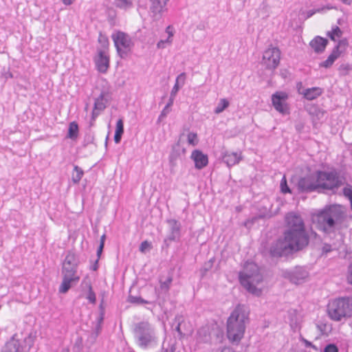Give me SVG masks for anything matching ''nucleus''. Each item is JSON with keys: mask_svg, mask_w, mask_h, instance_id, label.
I'll use <instances>...</instances> for the list:
<instances>
[{"mask_svg": "<svg viewBox=\"0 0 352 352\" xmlns=\"http://www.w3.org/2000/svg\"><path fill=\"white\" fill-rule=\"evenodd\" d=\"M98 70L100 73H106L109 67V57L105 54L104 50H98V56L95 59Z\"/></svg>", "mask_w": 352, "mask_h": 352, "instance_id": "16", "label": "nucleus"}, {"mask_svg": "<svg viewBox=\"0 0 352 352\" xmlns=\"http://www.w3.org/2000/svg\"><path fill=\"white\" fill-rule=\"evenodd\" d=\"M115 133L122 135L124 133V122L122 119H119L117 121Z\"/></svg>", "mask_w": 352, "mask_h": 352, "instance_id": "46", "label": "nucleus"}, {"mask_svg": "<svg viewBox=\"0 0 352 352\" xmlns=\"http://www.w3.org/2000/svg\"><path fill=\"white\" fill-rule=\"evenodd\" d=\"M16 334H14L8 340L1 349V352H36L32 346L36 338L35 334L30 333L23 339H16Z\"/></svg>", "mask_w": 352, "mask_h": 352, "instance_id": "8", "label": "nucleus"}, {"mask_svg": "<svg viewBox=\"0 0 352 352\" xmlns=\"http://www.w3.org/2000/svg\"><path fill=\"white\" fill-rule=\"evenodd\" d=\"M111 37L119 56L121 58L128 57L134 45L130 36L124 32L118 31L116 34H113Z\"/></svg>", "mask_w": 352, "mask_h": 352, "instance_id": "9", "label": "nucleus"}, {"mask_svg": "<svg viewBox=\"0 0 352 352\" xmlns=\"http://www.w3.org/2000/svg\"><path fill=\"white\" fill-rule=\"evenodd\" d=\"M166 223L169 226V232L167 235L170 239H175L179 241L181 237V223L175 219H166Z\"/></svg>", "mask_w": 352, "mask_h": 352, "instance_id": "17", "label": "nucleus"}, {"mask_svg": "<svg viewBox=\"0 0 352 352\" xmlns=\"http://www.w3.org/2000/svg\"><path fill=\"white\" fill-rule=\"evenodd\" d=\"M317 327L320 330V331L322 333V334H324L325 333L326 327H327V324H326L322 323V324H317Z\"/></svg>", "mask_w": 352, "mask_h": 352, "instance_id": "58", "label": "nucleus"}, {"mask_svg": "<svg viewBox=\"0 0 352 352\" xmlns=\"http://www.w3.org/2000/svg\"><path fill=\"white\" fill-rule=\"evenodd\" d=\"M288 245V243L282 235L271 243L268 250L270 256L272 258H280L294 254L295 252L289 248Z\"/></svg>", "mask_w": 352, "mask_h": 352, "instance_id": "12", "label": "nucleus"}, {"mask_svg": "<svg viewBox=\"0 0 352 352\" xmlns=\"http://www.w3.org/2000/svg\"><path fill=\"white\" fill-rule=\"evenodd\" d=\"M305 109L309 114L317 117L319 116L320 113H323L317 105H308Z\"/></svg>", "mask_w": 352, "mask_h": 352, "instance_id": "38", "label": "nucleus"}, {"mask_svg": "<svg viewBox=\"0 0 352 352\" xmlns=\"http://www.w3.org/2000/svg\"><path fill=\"white\" fill-rule=\"evenodd\" d=\"M78 267H74L70 265H66L65 263L63 262L62 266V274L63 276L76 278L79 277L76 275Z\"/></svg>", "mask_w": 352, "mask_h": 352, "instance_id": "27", "label": "nucleus"}, {"mask_svg": "<svg viewBox=\"0 0 352 352\" xmlns=\"http://www.w3.org/2000/svg\"><path fill=\"white\" fill-rule=\"evenodd\" d=\"M98 41L101 46V48H98V50H104V52L108 50L109 45V39L107 36L101 32L99 33Z\"/></svg>", "mask_w": 352, "mask_h": 352, "instance_id": "34", "label": "nucleus"}, {"mask_svg": "<svg viewBox=\"0 0 352 352\" xmlns=\"http://www.w3.org/2000/svg\"><path fill=\"white\" fill-rule=\"evenodd\" d=\"M328 44L329 40L320 36H315L309 43L310 47L318 54L324 52Z\"/></svg>", "mask_w": 352, "mask_h": 352, "instance_id": "18", "label": "nucleus"}, {"mask_svg": "<svg viewBox=\"0 0 352 352\" xmlns=\"http://www.w3.org/2000/svg\"><path fill=\"white\" fill-rule=\"evenodd\" d=\"M343 32L341 29L335 25L332 27L331 31H329L327 32V36L333 41H336V37L340 38L342 35Z\"/></svg>", "mask_w": 352, "mask_h": 352, "instance_id": "30", "label": "nucleus"}, {"mask_svg": "<svg viewBox=\"0 0 352 352\" xmlns=\"http://www.w3.org/2000/svg\"><path fill=\"white\" fill-rule=\"evenodd\" d=\"M179 79H182V85H184L185 79H186V74L182 73L177 77L175 84L174 85V86L171 90V92H170L171 96L175 97L177 93L178 92V91L179 89Z\"/></svg>", "mask_w": 352, "mask_h": 352, "instance_id": "33", "label": "nucleus"}, {"mask_svg": "<svg viewBox=\"0 0 352 352\" xmlns=\"http://www.w3.org/2000/svg\"><path fill=\"white\" fill-rule=\"evenodd\" d=\"M280 191L283 194L292 193L290 188L287 185V179L284 176L280 181Z\"/></svg>", "mask_w": 352, "mask_h": 352, "instance_id": "39", "label": "nucleus"}, {"mask_svg": "<svg viewBox=\"0 0 352 352\" xmlns=\"http://www.w3.org/2000/svg\"><path fill=\"white\" fill-rule=\"evenodd\" d=\"M280 54L278 47L270 45L263 52L261 64L266 69L273 72L280 63Z\"/></svg>", "mask_w": 352, "mask_h": 352, "instance_id": "10", "label": "nucleus"}, {"mask_svg": "<svg viewBox=\"0 0 352 352\" xmlns=\"http://www.w3.org/2000/svg\"><path fill=\"white\" fill-rule=\"evenodd\" d=\"M332 251L331 245L329 243H324L323 246L322 248V254H327L329 252H331Z\"/></svg>", "mask_w": 352, "mask_h": 352, "instance_id": "51", "label": "nucleus"}, {"mask_svg": "<svg viewBox=\"0 0 352 352\" xmlns=\"http://www.w3.org/2000/svg\"><path fill=\"white\" fill-rule=\"evenodd\" d=\"M103 250H104V247L100 246V245L98 247L96 255H97V258H98V259L100 258V256L102 254Z\"/></svg>", "mask_w": 352, "mask_h": 352, "instance_id": "61", "label": "nucleus"}, {"mask_svg": "<svg viewBox=\"0 0 352 352\" xmlns=\"http://www.w3.org/2000/svg\"><path fill=\"white\" fill-rule=\"evenodd\" d=\"M214 261V258L212 257L209 261L204 263L203 267L201 269V273L202 276H204L208 271H210L212 269Z\"/></svg>", "mask_w": 352, "mask_h": 352, "instance_id": "36", "label": "nucleus"}, {"mask_svg": "<svg viewBox=\"0 0 352 352\" xmlns=\"http://www.w3.org/2000/svg\"><path fill=\"white\" fill-rule=\"evenodd\" d=\"M89 144H94L96 146V144L94 143V135L91 129H89V131L85 136L83 146L86 147Z\"/></svg>", "mask_w": 352, "mask_h": 352, "instance_id": "37", "label": "nucleus"}, {"mask_svg": "<svg viewBox=\"0 0 352 352\" xmlns=\"http://www.w3.org/2000/svg\"><path fill=\"white\" fill-rule=\"evenodd\" d=\"M348 45H349L348 40L346 38H344L342 39L339 40L338 42V44L334 47H337L338 52L341 54L342 52L340 51V50H339L340 47H346V46H348Z\"/></svg>", "mask_w": 352, "mask_h": 352, "instance_id": "49", "label": "nucleus"}, {"mask_svg": "<svg viewBox=\"0 0 352 352\" xmlns=\"http://www.w3.org/2000/svg\"><path fill=\"white\" fill-rule=\"evenodd\" d=\"M190 158L194 161L195 167L197 170L204 168L208 164V155L198 149L194 150L192 152Z\"/></svg>", "mask_w": 352, "mask_h": 352, "instance_id": "15", "label": "nucleus"}, {"mask_svg": "<svg viewBox=\"0 0 352 352\" xmlns=\"http://www.w3.org/2000/svg\"><path fill=\"white\" fill-rule=\"evenodd\" d=\"M185 153L186 148L181 146L180 140H179L174 145H173L168 157L171 171H173V168L177 166V160L181 159L182 155H184Z\"/></svg>", "mask_w": 352, "mask_h": 352, "instance_id": "14", "label": "nucleus"}, {"mask_svg": "<svg viewBox=\"0 0 352 352\" xmlns=\"http://www.w3.org/2000/svg\"><path fill=\"white\" fill-rule=\"evenodd\" d=\"M330 9H331V7L327 6V7H322L321 8L310 10H309L307 12V17L309 18V17L312 16L314 14H316L317 12H321L323 10H330Z\"/></svg>", "mask_w": 352, "mask_h": 352, "instance_id": "48", "label": "nucleus"}, {"mask_svg": "<svg viewBox=\"0 0 352 352\" xmlns=\"http://www.w3.org/2000/svg\"><path fill=\"white\" fill-rule=\"evenodd\" d=\"M329 316L335 321L352 316V298L342 297L333 300L327 307Z\"/></svg>", "mask_w": 352, "mask_h": 352, "instance_id": "6", "label": "nucleus"}, {"mask_svg": "<svg viewBox=\"0 0 352 352\" xmlns=\"http://www.w3.org/2000/svg\"><path fill=\"white\" fill-rule=\"evenodd\" d=\"M298 91L305 99L308 100H313L320 96L322 94L323 90L320 87H314L311 88L305 89L302 91H300L298 88Z\"/></svg>", "mask_w": 352, "mask_h": 352, "instance_id": "20", "label": "nucleus"}, {"mask_svg": "<svg viewBox=\"0 0 352 352\" xmlns=\"http://www.w3.org/2000/svg\"><path fill=\"white\" fill-rule=\"evenodd\" d=\"M188 142L189 144L195 146L198 143L197 135L195 133L190 132L188 134Z\"/></svg>", "mask_w": 352, "mask_h": 352, "instance_id": "43", "label": "nucleus"}, {"mask_svg": "<svg viewBox=\"0 0 352 352\" xmlns=\"http://www.w3.org/2000/svg\"><path fill=\"white\" fill-rule=\"evenodd\" d=\"M310 240H313L314 243H321L322 238L314 230L311 229L309 231Z\"/></svg>", "mask_w": 352, "mask_h": 352, "instance_id": "42", "label": "nucleus"}, {"mask_svg": "<svg viewBox=\"0 0 352 352\" xmlns=\"http://www.w3.org/2000/svg\"><path fill=\"white\" fill-rule=\"evenodd\" d=\"M66 265H70L74 267H78L80 264V260L78 255L72 250H69L67 255L63 261Z\"/></svg>", "mask_w": 352, "mask_h": 352, "instance_id": "26", "label": "nucleus"}, {"mask_svg": "<svg viewBox=\"0 0 352 352\" xmlns=\"http://www.w3.org/2000/svg\"><path fill=\"white\" fill-rule=\"evenodd\" d=\"M222 160L228 166L230 167L238 164L242 160V156L241 153L226 151L222 156Z\"/></svg>", "mask_w": 352, "mask_h": 352, "instance_id": "19", "label": "nucleus"}, {"mask_svg": "<svg viewBox=\"0 0 352 352\" xmlns=\"http://www.w3.org/2000/svg\"><path fill=\"white\" fill-rule=\"evenodd\" d=\"M250 309L243 304L237 305L226 322V334L229 341L235 344H239L244 336L246 324L250 322Z\"/></svg>", "mask_w": 352, "mask_h": 352, "instance_id": "4", "label": "nucleus"}, {"mask_svg": "<svg viewBox=\"0 0 352 352\" xmlns=\"http://www.w3.org/2000/svg\"><path fill=\"white\" fill-rule=\"evenodd\" d=\"M288 75H289V72L287 69H281L280 70V76L283 78H287Z\"/></svg>", "mask_w": 352, "mask_h": 352, "instance_id": "64", "label": "nucleus"}, {"mask_svg": "<svg viewBox=\"0 0 352 352\" xmlns=\"http://www.w3.org/2000/svg\"><path fill=\"white\" fill-rule=\"evenodd\" d=\"M81 287L83 289L84 288L88 289V294H87V298L89 300V301L91 303L95 304L96 302V294L93 291L91 282L87 278H85L82 280V281L81 283Z\"/></svg>", "mask_w": 352, "mask_h": 352, "instance_id": "24", "label": "nucleus"}, {"mask_svg": "<svg viewBox=\"0 0 352 352\" xmlns=\"http://www.w3.org/2000/svg\"><path fill=\"white\" fill-rule=\"evenodd\" d=\"M84 175L83 170L77 165L74 166V171L72 173V181L74 184H78Z\"/></svg>", "mask_w": 352, "mask_h": 352, "instance_id": "29", "label": "nucleus"}, {"mask_svg": "<svg viewBox=\"0 0 352 352\" xmlns=\"http://www.w3.org/2000/svg\"><path fill=\"white\" fill-rule=\"evenodd\" d=\"M343 195L349 200L351 206L352 207V186L344 187L343 188Z\"/></svg>", "mask_w": 352, "mask_h": 352, "instance_id": "44", "label": "nucleus"}, {"mask_svg": "<svg viewBox=\"0 0 352 352\" xmlns=\"http://www.w3.org/2000/svg\"><path fill=\"white\" fill-rule=\"evenodd\" d=\"M175 321L177 322V325L175 327V331L178 333L180 338L184 336V333L181 330V324L184 321L183 316L180 315H177L175 318Z\"/></svg>", "mask_w": 352, "mask_h": 352, "instance_id": "41", "label": "nucleus"}, {"mask_svg": "<svg viewBox=\"0 0 352 352\" xmlns=\"http://www.w3.org/2000/svg\"><path fill=\"white\" fill-rule=\"evenodd\" d=\"M79 132L78 124L76 122L73 121L69 123L67 138L72 140H76L78 138Z\"/></svg>", "mask_w": 352, "mask_h": 352, "instance_id": "28", "label": "nucleus"}, {"mask_svg": "<svg viewBox=\"0 0 352 352\" xmlns=\"http://www.w3.org/2000/svg\"><path fill=\"white\" fill-rule=\"evenodd\" d=\"M288 94L283 91H276L272 96V102L274 109L282 114H288L289 108L285 103Z\"/></svg>", "mask_w": 352, "mask_h": 352, "instance_id": "13", "label": "nucleus"}, {"mask_svg": "<svg viewBox=\"0 0 352 352\" xmlns=\"http://www.w3.org/2000/svg\"><path fill=\"white\" fill-rule=\"evenodd\" d=\"M113 4L116 8L122 10H127L133 6V3L130 0H114Z\"/></svg>", "mask_w": 352, "mask_h": 352, "instance_id": "32", "label": "nucleus"}, {"mask_svg": "<svg viewBox=\"0 0 352 352\" xmlns=\"http://www.w3.org/2000/svg\"><path fill=\"white\" fill-rule=\"evenodd\" d=\"M302 341L305 344V346L306 347H307V348H312L315 351H318L317 346H315L314 344H313L312 342H309V340H306L305 338H302Z\"/></svg>", "mask_w": 352, "mask_h": 352, "instance_id": "52", "label": "nucleus"}, {"mask_svg": "<svg viewBox=\"0 0 352 352\" xmlns=\"http://www.w3.org/2000/svg\"><path fill=\"white\" fill-rule=\"evenodd\" d=\"M346 218L345 208L340 204L327 205L313 215V222L316 223L318 230L325 234L335 231Z\"/></svg>", "mask_w": 352, "mask_h": 352, "instance_id": "3", "label": "nucleus"}, {"mask_svg": "<svg viewBox=\"0 0 352 352\" xmlns=\"http://www.w3.org/2000/svg\"><path fill=\"white\" fill-rule=\"evenodd\" d=\"M98 258L94 261V264L91 266L90 269L93 271H96L98 269V262H99Z\"/></svg>", "mask_w": 352, "mask_h": 352, "instance_id": "60", "label": "nucleus"}, {"mask_svg": "<svg viewBox=\"0 0 352 352\" xmlns=\"http://www.w3.org/2000/svg\"><path fill=\"white\" fill-rule=\"evenodd\" d=\"M152 248V244L148 241H144L140 243L139 250L140 252L145 254L146 251L150 250Z\"/></svg>", "mask_w": 352, "mask_h": 352, "instance_id": "40", "label": "nucleus"}, {"mask_svg": "<svg viewBox=\"0 0 352 352\" xmlns=\"http://www.w3.org/2000/svg\"><path fill=\"white\" fill-rule=\"evenodd\" d=\"M105 240H106V234H102V235L100 236V244H99V245H100V246L104 247Z\"/></svg>", "mask_w": 352, "mask_h": 352, "instance_id": "63", "label": "nucleus"}, {"mask_svg": "<svg viewBox=\"0 0 352 352\" xmlns=\"http://www.w3.org/2000/svg\"><path fill=\"white\" fill-rule=\"evenodd\" d=\"M168 1V0H150L151 3L150 10L153 13L154 17H160L163 8L166 5Z\"/></svg>", "mask_w": 352, "mask_h": 352, "instance_id": "21", "label": "nucleus"}, {"mask_svg": "<svg viewBox=\"0 0 352 352\" xmlns=\"http://www.w3.org/2000/svg\"><path fill=\"white\" fill-rule=\"evenodd\" d=\"M340 56V53L338 52L337 47H333L331 53L328 58L323 62L320 63V67L329 68L333 64L335 60Z\"/></svg>", "mask_w": 352, "mask_h": 352, "instance_id": "25", "label": "nucleus"}, {"mask_svg": "<svg viewBox=\"0 0 352 352\" xmlns=\"http://www.w3.org/2000/svg\"><path fill=\"white\" fill-rule=\"evenodd\" d=\"M304 124L301 122H299L295 124V129L298 133H302L303 129H304Z\"/></svg>", "mask_w": 352, "mask_h": 352, "instance_id": "55", "label": "nucleus"}, {"mask_svg": "<svg viewBox=\"0 0 352 352\" xmlns=\"http://www.w3.org/2000/svg\"><path fill=\"white\" fill-rule=\"evenodd\" d=\"M80 280V277L72 278L63 276V281L59 287V292L61 294L67 293L72 287L73 284H76Z\"/></svg>", "mask_w": 352, "mask_h": 352, "instance_id": "22", "label": "nucleus"}, {"mask_svg": "<svg viewBox=\"0 0 352 352\" xmlns=\"http://www.w3.org/2000/svg\"><path fill=\"white\" fill-rule=\"evenodd\" d=\"M108 95V92L102 91L100 93L99 96L95 99L94 104V109H97L99 111H102L106 108V104L108 102V98L106 96H107Z\"/></svg>", "mask_w": 352, "mask_h": 352, "instance_id": "23", "label": "nucleus"}, {"mask_svg": "<svg viewBox=\"0 0 352 352\" xmlns=\"http://www.w3.org/2000/svg\"><path fill=\"white\" fill-rule=\"evenodd\" d=\"M352 69V65L350 64H342L340 65L339 70L340 71H344V74H346L349 71Z\"/></svg>", "mask_w": 352, "mask_h": 352, "instance_id": "50", "label": "nucleus"}, {"mask_svg": "<svg viewBox=\"0 0 352 352\" xmlns=\"http://www.w3.org/2000/svg\"><path fill=\"white\" fill-rule=\"evenodd\" d=\"M99 309V313H104L105 314V309L104 306V300L102 299L98 307Z\"/></svg>", "mask_w": 352, "mask_h": 352, "instance_id": "62", "label": "nucleus"}, {"mask_svg": "<svg viewBox=\"0 0 352 352\" xmlns=\"http://www.w3.org/2000/svg\"><path fill=\"white\" fill-rule=\"evenodd\" d=\"M127 301L131 304L134 305H140V304H151L150 301L146 300L143 299L140 296H135L132 295H129Z\"/></svg>", "mask_w": 352, "mask_h": 352, "instance_id": "35", "label": "nucleus"}, {"mask_svg": "<svg viewBox=\"0 0 352 352\" xmlns=\"http://www.w3.org/2000/svg\"><path fill=\"white\" fill-rule=\"evenodd\" d=\"M283 236L289 248L296 253L306 248L310 242L309 231L305 221L297 212H288L285 216V228Z\"/></svg>", "mask_w": 352, "mask_h": 352, "instance_id": "2", "label": "nucleus"}, {"mask_svg": "<svg viewBox=\"0 0 352 352\" xmlns=\"http://www.w3.org/2000/svg\"><path fill=\"white\" fill-rule=\"evenodd\" d=\"M170 109L169 107L165 106L164 108L161 111V117H166L167 115L169 113Z\"/></svg>", "mask_w": 352, "mask_h": 352, "instance_id": "57", "label": "nucleus"}, {"mask_svg": "<svg viewBox=\"0 0 352 352\" xmlns=\"http://www.w3.org/2000/svg\"><path fill=\"white\" fill-rule=\"evenodd\" d=\"M173 241L177 242L176 240L170 239V236H166V237L164 239L163 244L162 245V250H165L167 251L170 247V243Z\"/></svg>", "mask_w": 352, "mask_h": 352, "instance_id": "47", "label": "nucleus"}, {"mask_svg": "<svg viewBox=\"0 0 352 352\" xmlns=\"http://www.w3.org/2000/svg\"><path fill=\"white\" fill-rule=\"evenodd\" d=\"M281 276L293 284L298 285L308 278L309 272L305 267L296 266L292 269L282 270Z\"/></svg>", "mask_w": 352, "mask_h": 352, "instance_id": "11", "label": "nucleus"}, {"mask_svg": "<svg viewBox=\"0 0 352 352\" xmlns=\"http://www.w3.org/2000/svg\"><path fill=\"white\" fill-rule=\"evenodd\" d=\"M230 105V102L226 98L220 99L217 106L215 107L214 110V113L216 114H219L222 113L226 109H227Z\"/></svg>", "mask_w": 352, "mask_h": 352, "instance_id": "31", "label": "nucleus"}, {"mask_svg": "<svg viewBox=\"0 0 352 352\" xmlns=\"http://www.w3.org/2000/svg\"><path fill=\"white\" fill-rule=\"evenodd\" d=\"M171 281H172V278H168L166 281L162 283H161L162 289H169V285H170Z\"/></svg>", "mask_w": 352, "mask_h": 352, "instance_id": "54", "label": "nucleus"}, {"mask_svg": "<svg viewBox=\"0 0 352 352\" xmlns=\"http://www.w3.org/2000/svg\"><path fill=\"white\" fill-rule=\"evenodd\" d=\"M343 184L340 172L335 168L330 171L316 170L298 179L297 189L299 193L324 192V190H334Z\"/></svg>", "mask_w": 352, "mask_h": 352, "instance_id": "1", "label": "nucleus"}, {"mask_svg": "<svg viewBox=\"0 0 352 352\" xmlns=\"http://www.w3.org/2000/svg\"><path fill=\"white\" fill-rule=\"evenodd\" d=\"M122 135L120 134V133H114L113 140H114L115 143L118 144L120 142L121 139H122Z\"/></svg>", "mask_w": 352, "mask_h": 352, "instance_id": "59", "label": "nucleus"}, {"mask_svg": "<svg viewBox=\"0 0 352 352\" xmlns=\"http://www.w3.org/2000/svg\"><path fill=\"white\" fill-rule=\"evenodd\" d=\"M346 279L348 283L352 285V263L349 266L348 275Z\"/></svg>", "mask_w": 352, "mask_h": 352, "instance_id": "53", "label": "nucleus"}, {"mask_svg": "<svg viewBox=\"0 0 352 352\" xmlns=\"http://www.w3.org/2000/svg\"><path fill=\"white\" fill-rule=\"evenodd\" d=\"M134 333L137 344L142 349H146L157 343L154 329L148 322L136 324Z\"/></svg>", "mask_w": 352, "mask_h": 352, "instance_id": "7", "label": "nucleus"}, {"mask_svg": "<svg viewBox=\"0 0 352 352\" xmlns=\"http://www.w3.org/2000/svg\"><path fill=\"white\" fill-rule=\"evenodd\" d=\"M263 277L259 271L258 266L253 262H245L243 271L239 272V281L240 284L250 294L260 296L262 289L256 287L263 282Z\"/></svg>", "mask_w": 352, "mask_h": 352, "instance_id": "5", "label": "nucleus"}, {"mask_svg": "<svg viewBox=\"0 0 352 352\" xmlns=\"http://www.w3.org/2000/svg\"><path fill=\"white\" fill-rule=\"evenodd\" d=\"M100 112L97 109H94V108L92 110V112H91V120L92 121H95L96 118L99 116L100 114Z\"/></svg>", "mask_w": 352, "mask_h": 352, "instance_id": "56", "label": "nucleus"}, {"mask_svg": "<svg viewBox=\"0 0 352 352\" xmlns=\"http://www.w3.org/2000/svg\"><path fill=\"white\" fill-rule=\"evenodd\" d=\"M323 352H339V349L336 344L329 343L324 346Z\"/></svg>", "mask_w": 352, "mask_h": 352, "instance_id": "45", "label": "nucleus"}]
</instances>
